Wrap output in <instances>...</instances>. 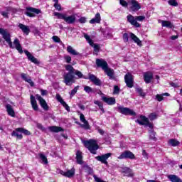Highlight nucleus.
I'll list each match as a JSON object with an SVG mask.
<instances>
[{"label":"nucleus","instance_id":"a878e982","mask_svg":"<svg viewBox=\"0 0 182 182\" xmlns=\"http://www.w3.org/2000/svg\"><path fill=\"white\" fill-rule=\"evenodd\" d=\"M100 21H102V17L100 16V13H97L95 18H92L90 21V23H100Z\"/></svg>","mask_w":182,"mask_h":182},{"label":"nucleus","instance_id":"393cba45","mask_svg":"<svg viewBox=\"0 0 182 182\" xmlns=\"http://www.w3.org/2000/svg\"><path fill=\"white\" fill-rule=\"evenodd\" d=\"M102 100L107 105H114L116 103V99L114 97H102Z\"/></svg>","mask_w":182,"mask_h":182},{"label":"nucleus","instance_id":"39448f33","mask_svg":"<svg viewBox=\"0 0 182 182\" xmlns=\"http://www.w3.org/2000/svg\"><path fill=\"white\" fill-rule=\"evenodd\" d=\"M26 15L27 16H29V18H35L36 15H39V14H41V10L38 9H35L33 7H27L26 8Z\"/></svg>","mask_w":182,"mask_h":182},{"label":"nucleus","instance_id":"1a4fd4ad","mask_svg":"<svg viewBox=\"0 0 182 182\" xmlns=\"http://www.w3.org/2000/svg\"><path fill=\"white\" fill-rule=\"evenodd\" d=\"M124 80L127 87H129V88L133 87V83H134L133 75L130 74V73H128L126 74V75L124 76Z\"/></svg>","mask_w":182,"mask_h":182},{"label":"nucleus","instance_id":"2f4dec72","mask_svg":"<svg viewBox=\"0 0 182 182\" xmlns=\"http://www.w3.org/2000/svg\"><path fill=\"white\" fill-rule=\"evenodd\" d=\"M168 178L171 182H182L181 178L176 175H168Z\"/></svg>","mask_w":182,"mask_h":182},{"label":"nucleus","instance_id":"2eb2a0df","mask_svg":"<svg viewBox=\"0 0 182 182\" xmlns=\"http://www.w3.org/2000/svg\"><path fill=\"white\" fill-rule=\"evenodd\" d=\"M55 99L58 100V102L62 104V105L63 106V107H65L67 112H70V107H69V105H68V104H66V102L63 101V99L62 98L60 95L57 94L55 96Z\"/></svg>","mask_w":182,"mask_h":182},{"label":"nucleus","instance_id":"79ce46f5","mask_svg":"<svg viewBox=\"0 0 182 182\" xmlns=\"http://www.w3.org/2000/svg\"><path fill=\"white\" fill-rule=\"evenodd\" d=\"M91 46H92L94 48V53L95 55H97V52H99V50H100V46H99V45L95 44V43H93V45Z\"/></svg>","mask_w":182,"mask_h":182},{"label":"nucleus","instance_id":"f257e3e1","mask_svg":"<svg viewBox=\"0 0 182 182\" xmlns=\"http://www.w3.org/2000/svg\"><path fill=\"white\" fill-rule=\"evenodd\" d=\"M0 34L2 35L3 38L8 43L11 49H16L18 50V53H23V50H22V46L19 43V39L15 38L12 44V40H11V34L8 33L4 28H0Z\"/></svg>","mask_w":182,"mask_h":182},{"label":"nucleus","instance_id":"37998d69","mask_svg":"<svg viewBox=\"0 0 182 182\" xmlns=\"http://www.w3.org/2000/svg\"><path fill=\"white\" fill-rule=\"evenodd\" d=\"M149 119L151 121L156 120L157 119V114L156 113H151L149 115Z\"/></svg>","mask_w":182,"mask_h":182},{"label":"nucleus","instance_id":"6ab92c4d","mask_svg":"<svg viewBox=\"0 0 182 182\" xmlns=\"http://www.w3.org/2000/svg\"><path fill=\"white\" fill-rule=\"evenodd\" d=\"M30 99H31V104L33 110H35L36 112H38V110H39V107L38 106V102H36V99L33 95H31Z\"/></svg>","mask_w":182,"mask_h":182},{"label":"nucleus","instance_id":"8fccbe9b","mask_svg":"<svg viewBox=\"0 0 182 182\" xmlns=\"http://www.w3.org/2000/svg\"><path fill=\"white\" fill-rule=\"evenodd\" d=\"M119 4L122 6H124V8H127V6L129 5L125 0H120Z\"/></svg>","mask_w":182,"mask_h":182},{"label":"nucleus","instance_id":"c756f323","mask_svg":"<svg viewBox=\"0 0 182 182\" xmlns=\"http://www.w3.org/2000/svg\"><path fill=\"white\" fill-rule=\"evenodd\" d=\"M67 52L70 53V55H73L74 56L80 55L79 52L76 51V50H75L73 47L70 46L67 47Z\"/></svg>","mask_w":182,"mask_h":182},{"label":"nucleus","instance_id":"ea45409f","mask_svg":"<svg viewBox=\"0 0 182 182\" xmlns=\"http://www.w3.org/2000/svg\"><path fill=\"white\" fill-rule=\"evenodd\" d=\"M39 157L44 164H48V158L43 154H39Z\"/></svg>","mask_w":182,"mask_h":182},{"label":"nucleus","instance_id":"bf43d9fd","mask_svg":"<svg viewBox=\"0 0 182 182\" xmlns=\"http://www.w3.org/2000/svg\"><path fill=\"white\" fill-rule=\"evenodd\" d=\"M37 127L42 132H45V127L42 125V124H37Z\"/></svg>","mask_w":182,"mask_h":182},{"label":"nucleus","instance_id":"e433bc0d","mask_svg":"<svg viewBox=\"0 0 182 182\" xmlns=\"http://www.w3.org/2000/svg\"><path fill=\"white\" fill-rule=\"evenodd\" d=\"M168 143L171 144V146H173V147H176V146H178V144H180V141H178L177 139H170Z\"/></svg>","mask_w":182,"mask_h":182},{"label":"nucleus","instance_id":"423d86ee","mask_svg":"<svg viewBox=\"0 0 182 182\" xmlns=\"http://www.w3.org/2000/svg\"><path fill=\"white\" fill-rule=\"evenodd\" d=\"M136 122L140 124L141 126H149L150 129H153V124H150L149 118L146 117V116L141 115L139 119H137Z\"/></svg>","mask_w":182,"mask_h":182},{"label":"nucleus","instance_id":"7ed1b4c3","mask_svg":"<svg viewBox=\"0 0 182 182\" xmlns=\"http://www.w3.org/2000/svg\"><path fill=\"white\" fill-rule=\"evenodd\" d=\"M144 19H146V16H134L132 14H129L127 16V22H129V23H130L133 26H135V28H140L141 25L139 22H143V21H144ZM137 21L139 22H137Z\"/></svg>","mask_w":182,"mask_h":182},{"label":"nucleus","instance_id":"de8ad7c7","mask_svg":"<svg viewBox=\"0 0 182 182\" xmlns=\"http://www.w3.org/2000/svg\"><path fill=\"white\" fill-rule=\"evenodd\" d=\"M136 91L139 93V95H140L142 97H144L146 96V94L144 92H143V90L138 88Z\"/></svg>","mask_w":182,"mask_h":182},{"label":"nucleus","instance_id":"ddd939ff","mask_svg":"<svg viewBox=\"0 0 182 182\" xmlns=\"http://www.w3.org/2000/svg\"><path fill=\"white\" fill-rule=\"evenodd\" d=\"M60 174H61V176H64V177L72 178V177L75 176V168H72L71 169L68 170L66 172L60 171Z\"/></svg>","mask_w":182,"mask_h":182},{"label":"nucleus","instance_id":"c9c22d12","mask_svg":"<svg viewBox=\"0 0 182 182\" xmlns=\"http://www.w3.org/2000/svg\"><path fill=\"white\" fill-rule=\"evenodd\" d=\"M123 173H124V176H126L127 177H132L133 176V172H132V170L128 168L123 171Z\"/></svg>","mask_w":182,"mask_h":182},{"label":"nucleus","instance_id":"603ef678","mask_svg":"<svg viewBox=\"0 0 182 182\" xmlns=\"http://www.w3.org/2000/svg\"><path fill=\"white\" fill-rule=\"evenodd\" d=\"M93 178H94L95 182H106V181L102 180V178L97 177L96 175H94Z\"/></svg>","mask_w":182,"mask_h":182},{"label":"nucleus","instance_id":"69168bd1","mask_svg":"<svg viewBox=\"0 0 182 182\" xmlns=\"http://www.w3.org/2000/svg\"><path fill=\"white\" fill-rule=\"evenodd\" d=\"M171 86H172V87H180V86H178V85H177L174 82H171Z\"/></svg>","mask_w":182,"mask_h":182},{"label":"nucleus","instance_id":"412c9836","mask_svg":"<svg viewBox=\"0 0 182 182\" xmlns=\"http://www.w3.org/2000/svg\"><path fill=\"white\" fill-rule=\"evenodd\" d=\"M80 122H82V123H83V124L82 125V127H84L85 129H89V122H87V120H86V118H85V115L83 114H80Z\"/></svg>","mask_w":182,"mask_h":182},{"label":"nucleus","instance_id":"a211bd4d","mask_svg":"<svg viewBox=\"0 0 182 182\" xmlns=\"http://www.w3.org/2000/svg\"><path fill=\"white\" fill-rule=\"evenodd\" d=\"M24 53L28 57V60H31L33 63H35L36 65H39V60L36 59V58L33 57L31 53L28 50H24Z\"/></svg>","mask_w":182,"mask_h":182},{"label":"nucleus","instance_id":"774afa93","mask_svg":"<svg viewBox=\"0 0 182 182\" xmlns=\"http://www.w3.org/2000/svg\"><path fill=\"white\" fill-rule=\"evenodd\" d=\"M98 133H100V134H104L105 131H103V129H98Z\"/></svg>","mask_w":182,"mask_h":182},{"label":"nucleus","instance_id":"a18cd8bd","mask_svg":"<svg viewBox=\"0 0 182 182\" xmlns=\"http://www.w3.org/2000/svg\"><path fill=\"white\" fill-rule=\"evenodd\" d=\"M84 90L85 92H86V93H92V92H93V90L92 89V87L89 86L84 87Z\"/></svg>","mask_w":182,"mask_h":182},{"label":"nucleus","instance_id":"f704fd0d","mask_svg":"<svg viewBox=\"0 0 182 182\" xmlns=\"http://www.w3.org/2000/svg\"><path fill=\"white\" fill-rule=\"evenodd\" d=\"M16 131L20 133H23L26 136H31V132L28 131V129L23 128H16Z\"/></svg>","mask_w":182,"mask_h":182},{"label":"nucleus","instance_id":"6e6552de","mask_svg":"<svg viewBox=\"0 0 182 182\" xmlns=\"http://www.w3.org/2000/svg\"><path fill=\"white\" fill-rule=\"evenodd\" d=\"M123 159H131L133 160L136 159V156L130 151H125L119 156H118L119 160H123Z\"/></svg>","mask_w":182,"mask_h":182},{"label":"nucleus","instance_id":"9d476101","mask_svg":"<svg viewBox=\"0 0 182 182\" xmlns=\"http://www.w3.org/2000/svg\"><path fill=\"white\" fill-rule=\"evenodd\" d=\"M129 5L130 11H132V12H137V11H139L141 8V6H140L139 1L136 0H132Z\"/></svg>","mask_w":182,"mask_h":182},{"label":"nucleus","instance_id":"5fc2aeb1","mask_svg":"<svg viewBox=\"0 0 182 182\" xmlns=\"http://www.w3.org/2000/svg\"><path fill=\"white\" fill-rule=\"evenodd\" d=\"M158 102H161L162 100H164V97H163V95H156V96Z\"/></svg>","mask_w":182,"mask_h":182},{"label":"nucleus","instance_id":"864d4df0","mask_svg":"<svg viewBox=\"0 0 182 182\" xmlns=\"http://www.w3.org/2000/svg\"><path fill=\"white\" fill-rule=\"evenodd\" d=\"M54 7L55 8V9H57V11H61L62 10V7L60 6V4H59L58 3H55L54 4Z\"/></svg>","mask_w":182,"mask_h":182},{"label":"nucleus","instance_id":"7c9ffc66","mask_svg":"<svg viewBox=\"0 0 182 182\" xmlns=\"http://www.w3.org/2000/svg\"><path fill=\"white\" fill-rule=\"evenodd\" d=\"M19 131H17L16 129L11 132V136L13 137H16L18 140H22L23 139V136L22 134H19Z\"/></svg>","mask_w":182,"mask_h":182},{"label":"nucleus","instance_id":"0e129e2a","mask_svg":"<svg viewBox=\"0 0 182 182\" xmlns=\"http://www.w3.org/2000/svg\"><path fill=\"white\" fill-rule=\"evenodd\" d=\"M1 15H2L4 18H8V13H7V12L2 11V12H1Z\"/></svg>","mask_w":182,"mask_h":182},{"label":"nucleus","instance_id":"72a5a7b5","mask_svg":"<svg viewBox=\"0 0 182 182\" xmlns=\"http://www.w3.org/2000/svg\"><path fill=\"white\" fill-rule=\"evenodd\" d=\"M161 25L162 26H164V28H173V24L168 21H161Z\"/></svg>","mask_w":182,"mask_h":182},{"label":"nucleus","instance_id":"680f3d73","mask_svg":"<svg viewBox=\"0 0 182 182\" xmlns=\"http://www.w3.org/2000/svg\"><path fill=\"white\" fill-rule=\"evenodd\" d=\"M95 105H97V106L101 107L103 104H102V102L100 101H95L94 102Z\"/></svg>","mask_w":182,"mask_h":182},{"label":"nucleus","instance_id":"20e7f679","mask_svg":"<svg viewBox=\"0 0 182 182\" xmlns=\"http://www.w3.org/2000/svg\"><path fill=\"white\" fill-rule=\"evenodd\" d=\"M84 146L88 149V150L92 154H96V151L99 150V145L97 144V141L95 139H90L88 141H84Z\"/></svg>","mask_w":182,"mask_h":182},{"label":"nucleus","instance_id":"a19ab883","mask_svg":"<svg viewBox=\"0 0 182 182\" xmlns=\"http://www.w3.org/2000/svg\"><path fill=\"white\" fill-rule=\"evenodd\" d=\"M77 90H79V85L74 87V89L70 93V97H73L75 93H77Z\"/></svg>","mask_w":182,"mask_h":182},{"label":"nucleus","instance_id":"0eeeda50","mask_svg":"<svg viewBox=\"0 0 182 182\" xmlns=\"http://www.w3.org/2000/svg\"><path fill=\"white\" fill-rule=\"evenodd\" d=\"M118 112L126 116H136V113L130 108L124 107L122 106L118 107Z\"/></svg>","mask_w":182,"mask_h":182},{"label":"nucleus","instance_id":"cd10ccee","mask_svg":"<svg viewBox=\"0 0 182 182\" xmlns=\"http://www.w3.org/2000/svg\"><path fill=\"white\" fill-rule=\"evenodd\" d=\"M76 160L77 164H83V156L80 151H77L76 152Z\"/></svg>","mask_w":182,"mask_h":182},{"label":"nucleus","instance_id":"f3484780","mask_svg":"<svg viewBox=\"0 0 182 182\" xmlns=\"http://www.w3.org/2000/svg\"><path fill=\"white\" fill-rule=\"evenodd\" d=\"M21 77H22L23 80H24L25 82H27V83H29V85L32 87H33L35 86V83L33 82V81H32V79L28 74L22 73Z\"/></svg>","mask_w":182,"mask_h":182},{"label":"nucleus","instance_id":"f03ea898","mask_svg":"<svg viewBox=\"0 0 182 182\" xmlns=\"http://www.w3.org/2000/svg\"><path fill=\"white\" fill-rule=\"evenodd\" d=\"M65 70L68 73H65L63 75V82L67 86H72L73 83H75V75L73 74L75 73V68H73V66L71 65H65Z\"/></svg>","mask_w":182,"mask_h":182},{"label":"nucleus","instance_id":"052dcab7","mask_svg":"<svg viewBox=\"0 0 182 182\" xmlns=\"http://www.w3.org/2000/svg\"><path fill=\"white\" fill-rule=\"evenodd\" d=\"M80 23H86V17H81L79 19Z\"/></svg>","mask_w":182,"mask_h":182},{"label":"nucleus","instance_id":"4c0bfd02","mask_svg":"<svg viewBox=\"0 0 182 182\" xmlns=\"http://www.w3.org/2000/svg\"><path fill=\"white\" fill-rule=\"evenodd\" d=\"M54 16H57V18L58 19H63V21H65V18L66 16V14H61V13H58V12H55L54 13Z\"/></svg>","mask_w":182,"mask_h":182},{"label":"nucleus","instance_id":"49530a36","mask_svg":"<svg viewBox=\"0 0 182 182\" xmlns=\"http://www.w3.org/2000/svg\"><path fill=\"white\" fill-rule=\"evenodd\" d=\"M75 75L79 77V79H82L83 77V74H82V72L79 70H76L74 72Z\"/></svg>","mask_w":182,"mask_h":182},{"label":"nucleus","instance_id":"c85d7f7f","mask_svg":"<svg viewBox=\"0 0 182 182\" xmlns=\"http://www.w3.org/2000/svg\"><path fill=\"white\" fill-rule=\"evenodd\" d=\"M48 129L53 133H59V132H63V129L62 127L56 126L48 127Z\"/></svg>","mask_w":182,"mask_h":182},{"label":"nucleus","instance_id":"4d7b16f0","mask_svg":"<svg viewBox=\"0 0 182 182\" xmlns=\"http://www.w3.org/2000/svg\"><path fill=\"white\" fill-rule=\"evenodd\" d=\"M119 87L117 85H115L114 87V95H117V93H119Z\"/></svg>","mask_w":182,"mask_h":182},{"label":"nucleus","instance_id":"473e14b6","mask_svg":"<svg viewBox=\"0 0 182 182\" xmlns=\"http://www.w3.org/2000/svg\"><path fill=\"white\" fill-rule=\"evenodd\" d=\"M18 28H20V29H21V31H22V32H23V33H26V35H29V32H30L29 27H28L22 23H20L18 25Z\"/></svg>","mask_w":182,"mask_h":182},{"label":"nucleus","instance_id":"4468645a","mask_svg":"<svg viewBox=\"0 0 182 182\" xmlns=\"http://www.w3.org/2000/svg\"><path fill=\"white\" fill-rule=\"evenodd\" d=\"M96 65L98 68H102V70H105L107 68L109 67L107 62L103 59H97Z\"/></svg>","mask_w":182,"mask_h":182},{"label":"nucleus","instance_id":"e2e57ef3","mask_svg":"<svg viewBox=\"0 0 182 182\" xmlns=\"http://www.w3.org/2000/svg\"><path fill=\"white\" fill-rule=\"evenodd\" d=\"M41 95L42 96H45L46 95H48V91L45 90H41Z\"/></svg>","mask_w":182,"mask_h":182},{"label":"nucleus","instance_id":"b1692460","mask_svg":"<svg viewBox=\"0 0 182 182\" xmlns=\"http://www.w3.org/2000/svg\"><path fill=\"white\" fill-rule=\"evenodd\" d=\"M6 109L9 116H11V117H15V111L14 110V108H12V105L9 104L6 105Z\"/></svg>","mask_w":182,"mask_h":182},{"label":"nucleus","instance_id":"c03bdc74","mask_svg":"<svg viewBox=\"0 0 182 182\" xmlns=\"http://www.w3.org/2000/svg\"><path fill=\"white\" fill-rule=\"evenodd\" d=\"M168 4L171 6H177L178 5V3L176 0H169Z\"/></svg>","mask_w":182,"mask_h":182},{"label":"nucleus","instance_id":"09e8293b","mask_svg":"<svg viewBox=\"0 0 182 182\" xmlns=\"http://www.w3.org/2000/svg\"><path fill=\"white\" fill-rule=\"evenodd\" d=\"M64 59L66 63H70V62H72V58L70 57V55H65L64 57Z\"/></svg>","mask_w":182,"mask_h":182},{"label":"nucleus","instance_id":"6e6d98bb","mask_svg":"<svg viewBox=\"0 0 182 182\" xmlns=\"http://www.w3.org/2000/svg\"><path fill=\"white\" fill-rule=\"evenodd\" d=\"M53 41L58 43H60V38L56 36H53Z\"/></svg>","mask_w":182,"mask_h":182},{"label":"nucleus","instance_id":"5701e85b","mask_svg":"<svg viewBox=\"0 0 182 182\" xmlns=\"http://www.w3.org/2000/svg\"><path fill=\"white\" fill-rule=\"evenodd\" d=\"M104 72L106 73L107 75L109 77V79H114V70L112 68H109V67H107Z\"/></svg>","mask_w":182,"mask_h":182},{"label":"nucleus","instance_id":"bb28decb","mask_svg":"<svg viewBox=\"0 0 182 182\" xmlns=\"http://www.w3.org/2000/svg\"><path fill=\"white\" fill-rule=\"evenodd\" d=\"M129 36H130L131 39L133 40L134 43H136L138 45V46H141V41H140V39L139 38H137L136 36L134 35V33H130Z\"/></svg>","mask_w":182,"mask_h":182},{"label":"nucleus","instance_id":"4be33fe9","mask_svg":"<svg viewBox=\"0 0 182 182\" xmlns=\"http://www.w3.org/2000/svg\"><path fill=\"white\" fill-rule=\"evenodd\" d=\"M89 79L91 80V82H93L95 85H97V86H100V85H102V81H100V80L94 75L90 74L89 75Z\"/></svg>","mask_w":182,"mask_h":182},{"label":"nucleus","instance_id":"58836bf2","mask_svg":"<svg viewBox=\"0 0 182 182\" xmlns=\"http://www.w3.org/2000/svg\"><path fill=\"white\" fill-rule=\"evenodd\" d=\"M84 38L86 39L87 42L90 43V46H93V41L90 39V36H89V35L85 33Z\"/></svg>","mask_w":182,"mask_h":182},{"label":"nucleus","instance_id":"3c124183","mask_svg":"<svg viewBox=\"0 0 182 182\" xmlns=\"http://www.w3.org/2000/svg\"><path fill=\"white\" fill-rule=\"evenodd\" d=\"M122 38L124 42H129V34H127V33H124Z\"/></svg>","mask_w":182,"mask_h":182},{"label":"nucleus","instance_id":"dca6fc26","mask_svg":"<svg viewBox=\"0 0 182 182\" xmlns=\"http://www.w3.org/2000/svg\"><path fill=\"white\" fill-rule=\"evenodd\" d=\"M144 80L145 83H151L153 80V73L151 72H145L144 73Z\"/></svg>","mask_w":182,"mask_h":182},{"label":"nucleus","instance_id":"9b49d317","mask_svg":"<svg viewBox=\"0 0 182 182\" xmlns=\"http://www.w3.org/2000/svg\"><path fill=\"white\" fill-rule=\"evenodd\" d=\"M112 156V153H107L102 156H96L95 159L98 161H101L103 164H107V159Z\"/></svg>","mask_w":182,"mask_h":182},{"label":"nucleus","instance_id":"13d9d810","mask_svg":"<svg viewBox=\"0 0 182 182\" xmlns=\"http://www.w3.org/2000/svg\"><path fill=\"white\" fill-rule=\"evenodd\" d=\"M150 139H151V140H156V132H151Z\"/></svg>","mask_w":182,"mask_h":182},{"label":"nucleus","instance_id":"338daca9","mask_svg":"<svg viewBox=\"0 0 182 182\" xmlns=\"http://www.w3.org/2000/svg\"><path fill=\"white\" fill-rule=\"evenodd\" d=\"M177 38H178V36H172L171 37V39L172 41H176V39H177Z\"/></svg>","mask_w":182,"mask_h":182},{"label":"nucleus","instance_id":"aec40b11","mask_svg":"<svg viewBox=\"0 0 182 182\" xmlns=\"http://www.w3.org/2000/svg\"><path fill=\"white\" fill-rule=\"evenodd\" d=\"M65 22L66 23H75L76 22V16L75 15H71V16H67L65 15V18L64 19Z\"/></svg>","mask_w":182,"mask_h":182},{"label":"nucleus","instance_id":"f8f14e48","mask_svg":"<svg viewBox=\"0 0 182 182\" xmlns=\"http://www.w3.org/2000/svg\"><path fill=\"white\" fill-rule=\"evenodd\" d=\"M36 97L37 100H38L41 107H43V109L44 110H48L49 109V107L48 106V104L46 103V101L42 97H41V95H36Z\"/></svg>","mask_w":182,"mask_h":182}]
</instances>
